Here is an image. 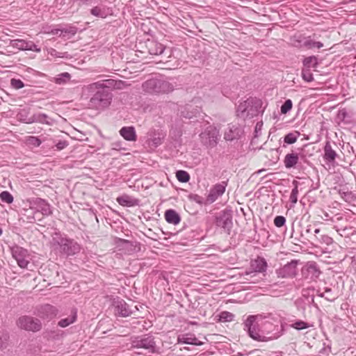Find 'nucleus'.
I'll return each instance as SVG.
<instances>
[{"label":"nucleus","mask_w":356,"mask_h":356,"mask_svg":"<svg viewBox=\"0 0 356 356\" xmlns=\"http://www.w3.org/2000/svg\"><path fill=\"white\" fill-rule=\"evenodd\" d=\"M132 347L136 348H143L150 353H154L156 348V343L153 337L145 335L135 338L131 343Z\"/></svg>","instance_id":"1a4fd4ad"},{"label":"nucleus","mask_w":356,"mask_h":356,"mask_svg":"<svg viewBox=\"0 0 356 356\" xmlns=\"http://www.w3.org/2000/svg\"><path fill=\"white\" fill-rule=\"evenodd\" d=\"M118 202L122 206L133 205V200L129 195H122L117 198Z\"/></svg>","instance_id":"2f4dec72"},{"label":"nucleus","mask_w":356,"mask_h":356,"mask_svg":"<svg viewBox=\"0 0 356 356\" xmlns=\"http://www.w3.org/2000/svg\"><path fill=\"white\" fill-rule=\"evenodd\" d=\"M0 199L3 202L10 204L13 202V197L8 191H3L0 193Z\"/></svg>","instance_id":"f704fd0d"},{"label":"nucleus","mask_w":356,"mask_h":356,"mask_svg":"<svg viewBox=\"0 0 356 356\" xmlns=\"http://www.w3.org/2000/svg\"><path fill=\"white\" fill-rule=\"evenodd\" d=\"M76 28L72 26H67L65 28L61 29V33L60 36H72L76 33Z\"/></svg>","instance_id":"c85d7f7f"},{"label":"nucleus","mask_w":356,"mask_h":356,"mask_svg":"<svg viewBox=\"0 0 356 356\" xmlns=\"http://www.w3.org/2000/svg\"><path fill=\"white\" fill-rule=\"evenodd\" d=\"M111 149L113 150H116V151L127 150V148L124 146V143L122 140L114 141L111 143Z\"/></svg>","instance_id":"4c0bfd02"},{"label":"nucleus","mask_w":356,"mask_h":356,"mask_svg":"<svg viewBox=\"0 0 356 356\" xmlns=\"http://www.w3.org/2000/svg\"><path fill=\"white\" fill-rule=\"evenodd\" d=\"M252 267L254 271L246 273L247 275H250L253 274V276H254L256 275V273H261L266 271L267 265L266 261L264 259L259 258L257 259H255L252 263ZM252 277V275H251V277Z\"/></svg>","instance_id":"a211bd4d"},{"label":"nucleus","mask_w":356,"mask_h":356,"mask_svg":"<svg viewBox=\"0 0 356 356\" xmlns=\"http://www.w3.org/2000/svg\"><path fill=\"white\" fill-rule=\"evenodd\" d=\"M17 324L18 327L27 331L38 332L42 328L40 321L30 316L19 317Z\"/></svg>","instance_id":"6e6552de"},{"label":"nucleus","mask_w":356,"mask_h":356,"mask_svg":"<svg viewBox=\"0 0 356 356\" xmlns=\"http://www.w3.org/2000/svg\"><path fill=\"white\" fill-rule=\"evenodd\" d=\"M302 77L307 82L313 81V75L309 69H303L302 71Z\"/></svg>","instance_id":"a19ab883"},{"label":"nucleus","mask_w":356,"mask_h":356,"mask_svg":"<svg viewBox=\"0 0 356 356\" xmlns=\"http://www.w3.org/2000/svg\"><path fill=\"white\" fill-rule=\"evenodd\" d=\"M262 102L256 97H250L240 103L237 108L238 116L243 118H251L257 115L261 108Z\"/></svg>","instance_id":"20e7f679"},{"label":"nucleus","mask_w":356,"mask_h":356,"mask_svg":"<svg viewBox=\"0 0 356 356\" xmlns=\"http://www.w3.org/2000/svg\"><path fill=\"white\" fill-rule=\"evenodd\" d=\"M319 232H320V229H316L314 230V234H318Z\"/></svg>","instance_id":"6e6d98bb"},{"label":"nucleus","mask_w":356,"mask_h":356,"mask_svg":"<svg viewBox=\"0 0 356 356\" xmlns=\"http://www.w3.org/2000/svg\"><path fill=\"white\" fill-rule=\"evenodd\" d=\"M303 64L307 67H310L312 65L314 67L317 64V59L315 56L307 57L304 59Z\"/></svg>","instance_id":"58836bf2"},{"label":"nucleus","mask_w":356,"mask_h":356,"mask_svg":"<svg viewBox=\"0 0 356 356\" xmlns=\"http://www.w3.org/2000/svg\"><path fill=\"white\" fill-rule=\"evenodd\" d=\"M292 102L291 99H287L281 106V113L283 114L287 113L292 108Z\"/></svg>","instance_id":"ea45409f"},{"label":"nucleus","mask_w":356,"mask_h":356,"mask_svg":"<svg viewBox=\"0 0 356 356\" xmlns=\"http://www.w3.org/2000/svg\"><path fill=\"white\" fill-rule=\"evenodd\" d=\"M165 218L168 223L173 225L179 224L181 220L179 215L172 209L167 210L165 212Z\"/></svg>","instance_id":"5701e85b"},{"label":"nucleus","mask_w":356,"mask_h":356,"mask_svg":"<svg viewBox=\"0 0 356 356\" xmlns=\"http://www.w3.org/2000/svg\"><path fill=\"white\" fill-rule=\"evenodd\" d=\"M2 234V229L0 227V235Z\"/></svg>","instance_id":"13d9d810"},{"label":"nucleus","mask_w":356,"mask_h":356,"mask_svg":"<svg viewBox=\"0 0 356 356\" xmlns=\"http://www.w3.org/2000/svg\"><path fill=\"white\" fill-rule=\"evenodd\" d=\"M307 271L312 274V277H318L320 275V270L317 268L316 264H310L307 266Z\"/></svg>","instance_id":"e433bc0d"},{"label":"nucleus","mask_w":356,"mask_h":356,"mask_svg":"<svg viewBox=\"0 0 356 356\" xmlns=\"http://www.w3.org/2000/svg\"><path fill=\"white\" fill-rule=\"evenodd\" d=\"M293 184L295 186V187L293 188V190H292V191L291 193V195H290V197H289V200H290L291 202L294 204L298 201V182L297 181H293Z\"/></svg>","instance_id":"7c9ffc66"},{"label":"nucleus","mask_w":356,"mask_h":356,"mask_svg":"<svg viewBox=\"0 0 356 356\" xmlns=\"http://www.w3.org/2000/svg\"><path fill=\"white\" fill-rule=\"evenodd\" d=\"M299 157L296 153L287 154L284 159V163L286 168L289 169L294 168L298 163Z\"/></svg>","instance_id":"4be33fe9"},{"label":"nucleus","mask_w":356,"mask_h":356,"mask_svg":"<svg viewBox=\"0 0 356 356\" xmlns=\"http://www.w3.org/2000/svg\"><path fill=\"white\" fill-rule=\"evenodd\" d=\"M261 315L249 316L244 322V330L248 332L249 336L258 341H268L277 339L282 334V326L279 321L273 323L266 321L261 330L258 328Z\"/></svg>","instance_id":"f257e3e1"},{"label":"nucleus","mask_w":356,"mask_h":356,"mask_svg":"<svg viewBox=\"0 0 356 356\" xmlns=\"http://www.w3.org/2000/svg\"><path fill=\"white\" fill-rule=\"evenodd\" d=\"M291 327L296 330H301L309 327L310 325L303 321H297L292 323Z\"/></svg>","instance_id":"72a5a7b5"},{"label":"nucleus","mask_w":356,"mask_h":356,"mask_svg":"<svg viewBox=\"0 0 356 356\" xmlns=\"http://www.w3.org/2000/svg\"><path fill=\"white\" fill-rule=\"evenodd\" d=\"M113 305L115 312L123 317L129 316L131 314L129 306L122 299H116L114 300Z\"/></svg>","instance_id":"4468645a"},{"label":"nucleus","mask_w":356,"mask_h":356,"mask_svg":"<svg viewBox=\"0 0 356 356\" xmlns=\"http://www.w3.org/2000/svg\"><path fill=\"white\" fill-rule=\"evenodd\" d=\"M71 79V75L68 72H63L54 77V82L61 85L67 83Z\"/></svg>","instance_id":"bb28decb"},{"label":"nucleus","mask_w":356,"mask_h":356,"mask_svg":"<svg viewBox=\"0 0 356 356\" xmlns=\"http://www.w3.org/2000/svg\"><path fill=\"white\" fill-rule=\"evenodd\" d=\"M8 339V336L6 333H0V348H3L6 346Z\"/></svg>","instance_id":"09e8293b"},{"label":"nucleus","mask_w":356,"mask_h":356,"mask_svg":"<svg viewBox=\"0 0 356 356\" xmlns=\"http://www.w3.org/2000/svg\"><path fill=\"white\" fill-rule=\"evenodd\" d=\"M10 45L13 48L22 51L30 50L35 52H40L41 51L40 48L38 47L33 42L21 39L11 40Z\"/></svg>","instance_id":"f8f14e48"},{"label":"nucleus","mask_w":356,"mask_h":356,"mask_svg":"<svg viewBox=\"0 0 356 356\" xmlns=\"http://www.w3.org/2000/svg\"><path fill=\"white\" fill-rule=\"evenodd\" d=\"M30 209L35 211V213L31 218L34 221L41 220L36 216L38 213H41L42 216H45L52 213L50 204L46 200L39 197L33 198L30 201Z\"/></svg>","instance_id":"423d86ee"},{"label":"nucleus","mask_w":356,"mask_h":356,"mask_svg":"<svg viewBox=\"0 0 356 356\" xmlns=\"http://www.w3.org/2000/svg\"><path fill=\"white\" fill-rule=\"evenodd\" d=\"M202 143L209 147H214L217 144L219 137L218 131L213 127H208L200 135Z\"/></svg>","instance_id":"9b49d317"},{"label":"nucleus","mask_w":356,"mask_h":356,"mask_svg":"<svg viewBox=\"0 0 356 356\" xmlns=\"http://www.w3.org/2000/svg\"><path fill=\"white\" fill-rule=\"evenodd\" d=\"M152 141L156 146H158L161 144V139L159 138H154Z\"/></svg>","instance_id":"5fc2aeb1"},{"label":"nucleus","mask_w":356,"mask_h":356,"mask_svg":"<svg viewBox=\"0 0 356 356\" xmlns=\"http://www.w3.org/2000/svg\"><path fill=\"white\" fill-rule=\"evenodd\" d=\"M238 136V131L237 129L234 127H229L228 130L225 131L224 138L226 140L232 141L237 138Z\"/></svg>","instance_id":"a878e982"},{"label":"nucleus","mask_w":356,"mask_h":356,"mask_svg":"<svg viewBox=\"0 0 356 356\" xmlns=\"http://www.w3.org/2000/svg\"><path fill=\"white\" fill-rule=\"evenodd\" d=\"M143 88L152 94L168 93L173 91L175 86L167 80L150 79L143 83Z\"/></svg>","instance_id":"39448f33"},{"label":"nucleus","mask_w":356,"mask_h":356,"mask_svg":"<svg viewBox=\"0 0 356 356\" xmlns=\"http://www.w3.org/2000/svg\"><path fill=\"white\" fill-rule=\"evenodd\" d=\"M50 33L52 35H59L61 33V29H54L51 31Z\"/></svg>","instance_id":"864d4df0"},{"label":"nucleus","mask_w":356,"mask_h":356,"mask_svg":"<svg viewBox=\"0 0 356 356\" xmlns=\"http://www.w3.org/2000/svg\"><path fill=\"white\" fill-rule=\"evenodd\" d=\"M90 13L97 17L106 18L108 12L105 6H95L90 10Z\"/></svg>","instance_id":"b1692460"},{"label":"nucleus","mask_w":356,"mask_h":356,"mask_svg":"<svg viewBox=\"0 0 356 356\" xmlns=\"http://www.w3.org/2000/svg\"><path fill=\"white\" fill-rule=\"evenodd\" d=\"M286 222V219L284 216H277L274 219V224L277 227H282Z\"/></svg>","instance_id":"49530a36"},{"label":"nucleus","mask_w":356,"mask_h":356,"mask_svg":"<svg viewBox=\"0 0 356 356\" xmlns=\"http://www.w3.org/2000/svg\"><path fill=\"white\" fill-rule=\"evenodd\" d=\"M325 217H328V214L327 213H325Z\"/></svg>","instance_id":"bf43d9fd"},{"label":"nucleus","mask_w":356,"mask_h":356,"mask_svg":"<svg viewBox=\"0 0 356 356\" xmlns=\"http://www.w3.org/2000/svg\"><path fill=\"white\" fill-rule=\"evenodd\" d=\"M200 108L197 106H193L191 104L186 105L181 111V115L185 118L191 119L200 113Z\"/></svg>","instance_id":"412c9836"},{"label":"nucleus","mask_w":356,"mask_h":356,"mask_svg":"<svg viewBox=\"0 0 356 356\" xmlns=\"http://www.w3.org/2000/svg\"><path fill=\"white\" fill-rule=\"evenodd\" d=\"M265 171L264 169L259 170L257 173L260 174L261 172Z\"/></svg>","instance_id":"4d7b16f0"},{"label":"nucleus","mask_w":356,"mask_h":356,"mask_svg":"<svg viewBox=\"0 0 356 356\" xmlns=\"http://www.w3.org/2000/svg\"><path fill=\"white\" fill-rule=\"evenodd\" d=\"M296 272L297 263L291 261L278 269L277 274L279 277L288 278L294 277L296 275Z\"/></svg>","instance_id":"ddd939ff"},{"label":"nucleus","mask_w":356,"mask_h":356,"mask_svg":"<svg viewBox=\"0 0 356 356\" xmlns=\"http://www.w3.org/2000/svg\"><path fill=\"white\" fill-rule=\"evenodd\" d=\"M234 320V314L229 312L224 311L219 314V321L221 322H232Z\"/></svg>","instance_id":"cd10ccee"},{"label":"nucleus","mask_w":356,"mask_h":356,"mask_svg":"<svg viewBox=\"0 0 356 356\" xmlns=\"http://www.w3.org/2000/svg\"><path fill=\"white\" fill-rule=\"evenodd\" d=\"M227 186V183L225 181H222L220 184H216L213 188H212L213 193L217 194V196L220 197L221 196L225 191V188Z\"/></svg>","instance_id":"c756f323"},{"label":"nucleus","mask_w":356,"mask_h":356,"mask_svg":"<svg viewBox=\"0 0 356 356\" xmlns=\"http://www.w3.org/2000/svg\"><path fill=\"white\" fill-rule=\"evenodd\" d=\"M29 144L32 145L35 147H38L41 144V140L35 136H29L27 139Z\"/></svg>","instance_id":"de8ad7c7"},{"label":"nucleus","mask_w":356,"mask_h":356,"mask_svg":"<svg viewBox=\"0 0 356 356\" xmlns=\"http://www.w3.org/2000/svg\"><path fill=\"white\" fill-rule=\"evenodd\" d=\"M120 136L128 141H136V134L133 127H124L120 130Z\"/></svg>","instance_id":"aec40b11"},{"label":"nucleus","mask_w":356,"mask_h":356,"mask_svg":"<svg viewBox=\"0 0 356 356\" xmlns=\"http://www.w3.org/2000/svg\"><path fill=\"white\" fill-rule=\"evenodd\" d=\"M178 343H186L195 346H201L202 342L200 341L192 333H186L180 334L177 337Z\"/></svg>","instance_id":"dca6fc26"},{"label":"nucleus","mask_w":356,"mask_h":356,"mask_svg":"<svg viewBox=\"0 0 356 356\" xmlns=\"http://www.w3.org/2000/svg\"><path fill=\"white\" fill-rule=\"evenodd\" d=\"M149 53L152 55H160L163 53L165 47L161 43L151 40L147 43Z\"/></svg>","instance_id":"6ab92c4d"},{"label":"nucleus","mask_w":356,"mask_h":356,"mask_svg":"<svg viewBox=\"0 0 356 356\" xmlns=\"http://www.w3.org/2000/svg\"><path fill=\"white\" fill-rule=\"evenodd\" d=\"M11 86L15 89H21L24 86V83L20 79H12L10 81Z\"/></svg>","instance_id":"a18cd8bd"},{"label":"nucleus","mask_w":356,"mask_h":356,"mask_svg":"<svg viewBox=\"0 0 356 356\" xmlns=\"http://www.w3.org/2000/svg\"><path fill=\"white\" fill-rule=\"evenodd\" d=\"M177 179L183 183L187 182L190 179L189 174L184 170H178L176 172Z\"/></svg>","instance_id":"473e14b6"},{"label":"nucleus","mask_w":356,"mask_h":356,"mask_svg":"<svg viewBox=\"0 0 356 356\" xmlns=\"http://www.w3.org/2000/svg\"><path fill=\"white\" fill-rule=\"evenodd\" d=\"M298 133H289L284 137V141L287 144H293L298 139Z\"/></svg>","instance_id":"c9c22d12"},{"label":"nucleus","mask_w":356,"mask_h":356,"mask_svg":"<svg viewBox=\"0 0 356 356\" xmlns=\"http://www.w3.org/2000/svg\"><path fill=\"white\" fill-rule=\"evenodd\" d=\"M320 296L325 298L329 301H333L335 299V297L332 295V289L330 288H325L324 293H321Z\"/></svg>","instance_id":"37998d69"},{"label":"nucleus","mask_w":356,"mask_h":356,"mask_svg":"<svg viewBox=\"0 0 356 356\" xmlns=\"http://www.w3.org/2000/svg\"><path fill=\"white\" fill-rule=\"evenodd\" d=\"M111 80H105L91 83L88 86L90 91H95V94L91 97L89 106L90 108L102 110L107 108L111 102V95L106 89L108 87L106 83H110Z\"/></svg>","instance_id":"f03ea898"},{"label":"nucleus","mask_w":356,"mask_h":356,"mask_svg":"<svg viewBox=\"0 0 356 356\" xmlns=\"http://www.w3.org/2000/svg\"><path fill=\"white\" fill-rule=\"evenodd\" d=\"M305 44L309 48H318L320 49L323 47V44L321 42H316L312 40H308L305 42Z\"/></svg>","instance_id":"79ce46f5"},{"label":"nucleus","mask_w":356,"mask_h":356,"mask_svg":"<svg viewBox=\"0 0 356 356\" xmlns=\"http://www.w3.org/2000/svg\"><path fill=\"white\" fill-rule=\"evenodd\" d=\"M76 319V311H72L71 315L67 318L61 319L58 325L61 327H65L70 324L73 323Z\"/></svg>","instance_id":"393cba45"},{"label":"nucleus","mask_w":356,"mask_h":356,"mask_svg":"<svg viewBox=\"0 0 356 356\" xmlns=\"http://www.w3.org/2000/svg\"><path fill=\"white\" fill-rule=\"evenodd\" d=\"M324 154L323 159L325 161L330 163H332L335 161L336 158L337 157V154L336 151L333 149L331 143L330 141H327L323 148Z\"/></svg>","instance_id":"f3484780"},{"label":"nucleus","mask_w":356,"mask_h":356,"mask_svg":"<svg viewBox=\"0 0 356 356\" xmlns=\"http://www.w3.org/2000/svg\"><path fill=\"white\" fill-rule=\"evenodd\" d=\"M216 225L229 234L233 225L231 213L226 211L220 212L216 217Z\"/></svg>","instance_id":"9d476101"},{"label":"nucleus","mask_w":356,"mask_h":356,"mask_svg":"<svg viewBox=\"0 0 356 356\" xmlns=\"http://www.w3.org/2000/svg\"><path fill=\"white\" fill-rule=\"evenodd\" d=\"M56 310L54 307L50 305H45L40 307L37 312V315L43 319H51L56 315Z\"/></svg>","instance_id":"2eb2a0df"},{"label":"nucleus","mask_w":356,"mask_h":356,"mask_svg":"<svg viewBox=\"0 0 356 356\" xmlns=\"http://www.w3.org/2000/svg\"><path fill=\"white\" fill-rule=\"evenodd\" d=\"M68 143L65 140H60L58 143H57L56 147L58 150H61L66 147Z\"/></svg>","instance_id":"8fccbe9b"},{"label":"nucleus","mask_w":356,"mask_h":356,"mask_svg":"<svg viewBox=\"0 0 356 356\" xmlns=\"http://www.w3.org/2000/svg\"><path fill=\"white\" fill-rule=\"evenodd\" d=\"M51 243L55 250L67 256L76 254L81 250L80 245L77 243L56 233L53 236Z\"/></svg>","instance_id":"7ed1b4c3"},{"label":"nucleus","mask_w":356,"mask_h":356,"mask_svg":"<svg viewBox=\"0 0 356 356\" xmlns=\"http://www.w3.org/2000/svg\"><path fill=\"white\" fill-rule=\"evenodd\" d=\"M11 253L13 257L15 259L17 265L21 268H26L31 257L26 249L20 246L15 245L11 248Z\"/></svg>","instance_id":"0eeeda50"},{"label":"nucleus","mask_w":356,"mask_h":356,"mask_svg":"<svg viewBox=\"0 0 356 356\" xmlns=\"http://www.w3.org/2000/svg\"><path fill=\"white\" fill-rule=\"evenodd\" d=\"M347 115L346 111L345 109L340 110L338 113V116L340 119L344 120Z\"/></svg>","instance_id":"603ef678"},{"label":"nucleus","mask_w":356,"mask_h":356,"mask_svg":"<svg viewBox=\"0 0 356 356\" xmlns=\"http://www.w3.org/2000/svg\"><path fill=\"white\" fill-rule=\"evenodd\" d=\"M318 240L321 243L325 244L327 245H331L333 243L332 238H331L327 234L321 235Z\"/></svg>","instance_id":"c03bdc74"},{"label":"nucleus","mask_w":356,"mask_h":356,"mask_svg":"<svg viewBox=\"0 0 356 356\" xmlns=\"http://www.w3.org/2000/svg\"><path fill=\"white\" fill-rule=\"evenodd\" d=\"M219 197L217 196V194H216L215 193H213V190L211 189L210 191V193L208 195V200L209 201H211V202H213L214 201H216Z\"/></svg>","instance_id":"3c124183"}]
</instances>
